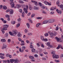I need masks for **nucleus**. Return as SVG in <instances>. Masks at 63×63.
Segmentation results:
<instances>
[{"label": "nucleus", "instance_id": "680f3d73", "mask_svg": "<svg viewBox=\"0 0 63 63\" xmlns=\"http://www.w3.org/2000/svg\"><path fill=\"white\" fill-rule=\"evenodd\" d=\"M26 42L27 43V44H29V43H30V41L28 40H27L26 41Z\"/></svg>", "mask_w": 63, "mask_h": 63}, {"label": "nucleus", "instance_id": "9b49d317", "mask_svg": "<svg viewBox=\"0 0 63 63\" xmlns=\"http://www.w3.org/2000/svg\"><path fill=\"white\" fill-rule=\"evenodd\" d=\"M33 9L34 10H38L39 9V8L36 6H34L33 7Z\"/></svg>", "mask_w": 63, "mask_h": 63}, {"label": "nucleus", "instance_id": "de8ad7c7", "mask_svg": "<svg viewBox=\"0 0 63 63\" xmlns=\"http://www.w3.org/2000/svg\"><path fill=\"white\" fill-rule=\"evenodd\" d=\"M43 41H45V42H47V39H44V40H43Z\"/></svg>", "mask_w": 63, "mask_h": 63}, {"label": "nucleus", "instance_id": "338daca9", "mask_svg": "<svg viewBox=\"0 0 63 63\" xmlns=\"http://www.w3.org/2000/svg\"><path fill=\"white\" fill-rule=\"evenodd\" d=\"M37 46V47H40V45H39V44L38 43H37L36 44Z\"/></svg>", "mask_w": 63, "mask_h": 63}, {"label": "nucleus", "instance_id": "a211bd4d", "mask_svg": "<svg viewBox=\"0 0 63 63\" xmlns=\"http://www.w3.org/2000/svg\"><path fill=\"white\" fill-rule=\"evenodd\" d=\"M58 46H59L60 48H61V49H63V48H62V46L60 44H59Z\"/></svg>", "mask_w": 63, "mask_h": 63}, {"label": "nucleus", "instance_id": "2f4dec72", "mask_svg": "<svg viewBox=\"0 0 63 63\" xmlns=\"http://www.w3.org/2000/svg\"><path fill=\"white\" fill-rule=\"evenodd\" d=\"M1 41L3 42H6V40L5 39H1Z\"/></svg>", "mask_w": 63, "mask_h": 63}, {"label": "nucleus", "instance_id": "393cba45", "mask_svg": "<svg viewBox=\"0 0 63 63\" xmlns=\"http://www.w3.org/2000/svg\"><path fill=\"white\" fill-rule=\"evenodd\" d=\"M35 15V14H32L31 15V17H34Z\"/></svg>", "mask_w": 63, "mask_h": 63}, {"label": "nucleus", "instance_id": "473e14b6", "mask_svg": "<svg viewBox=\"0 0 63 63\" xmlns=\"http://www.w3.org/2000/svg\"><path fill=\"white\" fill-rule=\"evenodd\" d=\"M54 35L55 36L56 35H57V33L56 32H54Z\"/></svg>", "mask_w": 63, "mask_h": 63}, {"label": "nucleus", "instance_id": "5701e85b", "mask_svg": "<svg viewBox=\"0 0 63 63\" xmlns=\"http://www.w3.org/2000/svg\"><path fill=\"white\" fill-rule=\"evenodd\" d=\"M29 58L30 59H34V57L33 56H30L29 57Z\"/></svg>", "mask_w": 63, "mask_h": 63}, {"label": "nucleus", "instance_id": "9d476101", "mask_svg": "<svg viewBox=\"0 0 63 63\" xmlns=\"http://www.w3.org/2000/svg\"><path fill=\"white\" fill-rule=\"evenodd\" d=\"M60 8L61 9H62V10L63 11V5L62 4H61L60 6Z\"/></svg>", "mask_w": 63, "mask_h": 63}, {"label": "nucleus", "instance_id": "79ce46f5", "mask_svg": "<svg viewBox=\"0 0 63 63\" xmlns=\"http://www.w3.org/2000/svg\"><path fill=\"white\" fill-rule=\"evenodd\" d=\"M6 17H8V18L10 17V16L8 15H7L5 16Z\"/></svg>", "mask_w": 63, "mask_h": 63}, {"label": "nucleus", "instance_id": "c85d7f7f", "mask_svg": "<svg viewBox=\"0 0 63 63\" xmlns=\"http://www.w3.org/2000/svg\"><path fill=\"white\" fill-rule=\"evenodd\" d=\"M7 8V7L5 6H3V9H4V10H6Z\"/></svg>", "mask_w": 63, "mask_h": 63}, {"label": "nucleus", "instance_id": "412c9836", "mask_svg": "<svg viewBox=\"0 0 63 63\" xmlns=\"http://www.w3.org/2000/svg\"><path fill=\"white\" fill-rule=\"evenodd\" d=\"M19 3H20V4H23V3H24V2L21 0H19Z\"/></svg>", "mask_w": 63, "mask_h": 63}, {"label": "nucleus", "instance_id": "f3484780", "mask_svg": "<svg viewBox=\"0 0 63 63\" xmlns=\"http://www.w3.org/2000/svg\"><path fill=\"white\" fill-rule=\"evenodd\" d=\"M19 61H18V60L17 59H16V60H15V62L14 63H18V62Z\"/></svg>", "mask_w": 63, "mask_h": 63}, {"label": "nucleus", "instance_id": "c756f323", "mask_svg": "<svg viewBox=\"0 0 63 63\" xmlns=\"http://www.w3.org/2000/svg\"><path fill=\"white\" fill-rule=\"evenodd\" d=\"M57 13L58 14H59V15H60L61 14V11H59L57 12Z\"/></svg>", "mask_w": 63, "mask_h": 63}, {"label": "nucleus", "instance_id": "dca6fc26", "mask_svg": "<svg viewBox=\"0 0 63 63\" xmlns=\"http://www.w3.org/2000/svg\"><path fill=\"white\" fill-rule=\"evenodd\" d=\"M10 14H13V9H11L10 11Z\"/></svg>", "mask_w": 63, "mask_h": 63}, {"label": "nucleus", "instance_id": "69168bd1", "mask_svg": "<svg viewBox=\"0 0 63 63\" xmlns=\"http://www.w3.org/2000/svg\"><path fill=\"white\" fill-rule=\"evenodd\" d=\"M28 32V31H27V30L26 29L25 30V32L26 33H27Z\"/></svg>", "mask_w": 63, "mask_h": 63}, {"label": "nucleus", "instance_id": "bf43d9fd", "mask_svg": "<svg viewBox=\"0 0 63 63\" xmlns=\"http://www.w3.org/2000/svg\"><path fill=\"white\" fill-rule=\"evenodd\" d=\"M17 8H19L20 7V6L18 4L17 5Z\"/></svg>", "mask_w": 63, "mask_h": 63}, {"label": "nucleus", "instance_id": "7c9ffc66", "mask_svg": "<svg viewBox=\"0 0 63 63\" xmlns=\"http://www.w3.org/2000/svg\"><path fill=\"white\" fill-rule=\"evenodd\" d=\"M11 23L12 24H15L16 23V21H12L11 22Z\"/></svg>", "mask_w": 63, "mask_h": 63}, {"label": "nucleus", "instance_id": "8fccbe9b", "mask_svg": "<svg viewBox=\"0 0 63 63\" xmlns=\"http://www.w3.org/2000/svg\"><path fill=\"white\" fill-rule=\"evenodd\" d=\"M58 26H57V27H56V30L57 31L59 29V28H58Z\"/></svg>", "mask_w": 63, "mask_h": 63}, {"label": "nucleus", "instance_id": "4468645a", "mask_svg": "<svg viewBox=\"0 0 63 63\" xmlns=\"http://www.w3.org/2000/svg\"><path fill=\"white\" fill-rule=\"evenodd\" d=\"M21 44H20L21 46H24V45L25 44H24V41H22L21 42Z\"/></svg>", "mask_w": 63, "mask_h": 63}, {"label": "nucleus", "instance_id": "f257e3e1", "mask_svg": "<svg viewBox=\"0 0 63 63\" xmlns=\"http://www.w3.org/2000/svg\"><path fill=\"white\" fill-rule=\"evenodd\" d=\"M3 26L4 27L3 28L2 30H1V31H2V33L3 34H4V33H5L4 30H7V28L9 27V26L8 25H3Z\"/></svg>", "mask_w": 63, "mask_h": 63}, {"label": "nucleus", "instance_id": "72a5a7b5", "mask_svg": "<svg viewBox=\"0 0 63 63\" xmlns=\"http://www.w3.org/2000/svg\"><path fill=\"white\" fill-rule=\"evenodd\" d=\"M6 47V46L5 45H4L3 46V47L2 48V49H3L4 48H5Z\"/></svg>", "mask_w": 63, "mask_h": 63}, {"label": "nucleus", "instance_id": "49530a36", "mask_svg": "<svg viewBox=\"0 0 63 63\" xmlns=\"http://www.w3.org/2000/svg\"><path fill=\"white\" fill-rule=\"evenodd\" d=\"M0 55H2V56H4V55H5V54H4V53L2 54V53H0Z\"/></svg>", "mask_w": 63, "mask_h": 63}, {"label": "nucleus", "instance_id": "6ab92c4d", "mask_svg": "<svg viewBox=\"0 0 63 63\" xmlns=\"http://www.w3.org/2000/svg\"><path fill=\"white\" fill-rule=\"evenodd\" d=\"M48 22V21H45L43 22V24H47Z\"/></svg>", "mask_w": 63, "mask_h": 63}, {"label": "nucleus", "instance_id": "e433bc0d", "mask_svg": "<svg viewBox=\"0 0 63 63\" xmlns=\"http://www.w3.org/2000/svg\"><path fill=\"white\" fill-rule=\"evenodd\" d=\"M42 13L43 14H47V13H46L44 10L42 11Z\"/></svg>", "mask_w": 63, "mask_h": 63}, {"label": "nucleus", "instance_id": "603ef678", "mask_svg": "<svg viewBox=\"0 0 63 63\" xmlns=\"http://www.w3.org/2000/svg\"><path fill=\"white\" fill-rule=\"evenodd\" d=\"M7 41L9 43H10V42H11V39H8V40Z\"/></svg>", "mask_w": 63, "mask_h": 63}, {"label": "nucleus", "instance_id": "cd10ccee", "mask_svg": "<svg viewBox=\"0 0 63 63\" xmlns=\"http://www.w3.org/2000/svg\"><path fill=\"white\" fill-rule=\"evenodd\" d=\"M26 25L27 26L28 28H29V27H30V25L28 23H27L26 24Z\"/></svg>", "mask_w": 63, "mask_h": 63}, {"label": "nucleus", "instance_id": "5fc2aeb1", "mask_svg": "<svg viewBox=\"0 0 63 63\" xmlns=\"http://www.w3.org/2000/svg\"><path fill=\"white\" fill-rule=\"evenodd\" d=\"M31 15V13L30 12L28 14V16H30Z\"/></svg>", "mask_w": 63, "mask_h": 63}, {"label": "nucleus", "instance_id": "a19ab883", "mask_svg": "<svg viewBox=\"0 0 63 63\" xmlns=\"http://www.w3.org/2000/svg\"><path fill=\"white\" fill-rule=\"evenodd\" d=\"M32 9H33V7L31 6H30L29 9L30 10H32Z\"/></svg>", "mask_w": 63, "mask_h": 63}, {"label": "nucleus", "instance_id": "4be33fe9", "mask_svg": "<svg viewBox=\"0 0 63 63\" xmlns=\"http://www.w3.org/2000/svg\"><path fill=\"white\" fill-rule=\"evenodd\" d=\"M47 45L48 47H50V43L49 42H48L47 43Z\"/></svg>", "mask_w": 63, "mask_h": 63}, {"label": "nucleus", "instance_id": "6e6552de", "mask_svg": "<svg viewBox=\"0 0 63 63\" xmlns=\"http://www.w3.org/2000/svg\"><path fill=\"white\" fill-rule=\"evenodd\" d=\"M44 3L46 5H51V4L49 3V2H47V1H44Z\"/></svg>", "mask_w": 63, "mask_h": 63}, {"label": "nucleus", "instance_id": "774afa93", "mask_svg": "<svg viewBox=\"0 0 63 63\" xmlns=\"http://www.w3.org/2000/svg\"><path fill=\"white\" fill-rule=\"evenodd\" d=\"M34 56L35 57H38V55H37V54H35L34 55Z\"/></svg>", "mask_w": 63, "mask_h": 63}, {"label": "nucleus", "instance_id": "0e129e2a", "mask_svg": "<svg viewBox=\"0 0 63 63\" xmlns=\"http://www.w3.org/2000/svg\"><path fill=\"white\" fill-rule=\"evenodd\" d=\"M30 47L31 48H33V46L32 45H31L30 46Z\"/></svg>", "mask_w": 63, "mask_h": 63}, {"label": "nucleus", "instance_id": "37998d69", "mask_svg": "<svg viewBox=\"0 0 63 63\" xmlns=\"http://www.w3.org/2000/svg\"><path fill=\"white\" fill-rule=\"evenodd\" d=\"M44 35L45 36H46V37H47V36H48V33H46L44 34Z\"/></svg>", "mask_w": 63, "mask_h": 63}, {"label": "nucleus", "instance_id": "a878e982", "mask_svg": "<svg viewBox=\"0 0 63 63\" xmlns=\"http://www.w3.org/2000/svg\"><path fill=\"white\" fill-rule=\"evenodd\" d=\"M39 5L40 6V7H42V6L43 5L40 2L39 3Z\"/></svg>", "mask_w": 63, "mask_h": 63}, {"label": "nucleus", "instance_id": "39448f33", "mask_svg": "<svg viewBox=\"0 0 63 63\" xmlns=\"http://www.w3.org/2000/svg\"><path fill=\"white\" fill-rule=\"evenodd\" d=\"M10 2V5H11V7H12V8H14L15 6L14 2L13 1H11Z\"/></svg>", "mask_w": 63, "mask_h": 63}, {"label": "nucleus", "instance_id": "c03bdc74", "mask_svg": "<svg viewBox=\"0 0 63 63\" xmlns=\"http://www.w3.org/2000/svg\"><path fill=\"white\" fill-rule=\"evenodd\" d=\"M0 58H1V59H4V58H5V57L2 56H1Z\"/></svg>", "mask_w": 63, "mask_h": 63}, {"label": "nucleus", "instance_id": "c9c22d12", "mask_svg": "<svg viewBox=\"0 0 63 63\" xmlns=\"http://www.w3.org/2000/svg\"><path fill=\"white\" fill-rule=\"evenodd\" d=\"M18 37H21V34L20 33H19L18 34Z\"/></svg>", "mask_w": 63, "mask_h": 63}, {"label": "nucleus", "instance_id": "4d7b16f0", "mask_svg": "<svg viewBox=\"0 0 63 63\" xmlns=\"http://www.w3.org/2000/svg\"><path fill=\"white\" fill-rule=\"evenodd\" d=\"M36 19H42V18L41 17H36Z\"/></svg>", "mask_w": 63, "mask_h": 63}, {"label": "nucleus", "instance_id": "b1692460", "mask_svg": "<svg viewBox=\"0 0 63 63\" xmlns=\"http://www.w3.org/2000/svg\"><path fill=\"white\" fill-rule=\"evenodd\" d=\"M32 52H33V53H34V52H35V49L33 48L32 50Z\"/></svg>", "mask_w": 63, "mask_h": 63}, {"label": "nucleus", "instance_id": "09e8293b", "mask_svg": "<svg viewBox=\"0 0 63 63\" xmlns=\"http://www.w3.org/2000/svg\"><path fill=\"white\" fill-rule=\"evenodd\" d=\"M20 26V24H17V25H16V27H18Z\"/></svg>", "mask_w": 63, "mask_h": 63}, {"label": "nucleus", "instance_id": "aec40b11", "mask_svg": "<svg viewBox=\"0 0 63 63\" xmlns=\"http://www.w3.org/2000/svg\"><path fill=\"white\" fill-rule=\"evenodd\" d=\"M41 40H42V41H44V36H41Z\"/></svg>", "mask_w": 63, "mask_h": 63}, {"label": "nucleus", "instance_id": "7ed1b4c3", "mask_svg": "<svg viewBox=\"0 0 63 63\" xmlns=\"http://www.w3.org/2000/svg\"><path fill=\"white\" fill-rule=\"evenodd\" d=\"M52 57L53 59L55 58L57 59L59 58V56L58 55H56L55 54H54L53 55Z\"/></svg>", "mask_w": 63, "mask_h": 63}, {"label": "nucleus", "instance_id": "13d9d810", "mask_svg": "<svg viewBox=\"0 0 63 63\" xmlns=\"http://www.w3.org/2000/svg\"><path fill=\"white\" fill-rule=\"evenodd\" d=\"M40 55L41 56H43V54L42 53H40Z\"/></svg>", "mask_w": 63, "mask_h": 63}, {"label": "nucleus", "instance_id": "e2e57ef3", "mask_svg": "<svg viewBox=\"0 0 63 63\" xmlns=\"http://www.w3.org/2000/svg\"><path fill=\"white\" fill-rule=\"evenodd\" d=\"M22 6L23 7H26V5L24 4H23L22 5Z\"/></svg>", "mask_w": 63, "mask_h": 63}, {"label": "nucleus", "instance_id": "0eeeda50", "mask_svg": "<svg viewBox=\"0 0 63 63\" xmlns=\"http://www.w3.org/2000/svg\"><path fill=\"white\" fill-rule=\"evenodd\" d=\"M48 22L49 23H52V22H53L54 21V19H51V20H48Z\"/></svg>", "mask_w": 63, "mask_h": 63}, {"label": "nucleus", "instance_id": "4c0bfd02", "mask_svg": "<svg viewBox=\"0 0 63 63\" xmlns=\"http://www.w3.org/2000/svg\"><path fill=\"white\" fill-rule=\"evenodd\" d=\"M34 5H35V6H38V3H37V2L36 1L35 3H34Z\"/></svg>", "mask_w": 63, "mask_h": 63}, {"label": "nucleus", "instance_id": "20e7f679", "mask_svg": "<svg viewBox=\"0 0 63 63\" xmlns=\"http://www.w3.org/2000/svg\"><path fill=\"white\" fill-rule=\"evenodd\" d=\"M22 50H21V48H19V51H20V52H23V50H24V49H25V46H23L22 47Z\"/></svg>", "mask_w": 63, "mask_h": 63}, {"label": "nucleus", "instance_id": "6e6d98bb", "mask_svg": "<svg viewBox=\"0 0 63 63\" xmlns=\"http://www.w3.org/2000/svg\"><path fill=\"white\" fill-rule=\"evenodd\" d=\"M3 63H7V61L3 60Z\"/></svg>", "mask_w": 63, "mask_h": 63}, {"label": "nucleus", "instance_id": "052dcab7", "mask_svg": "<svg viewBox=\"0 0 63 63\" xmlns=\"http://www.w3.org/2000/svg\"><path fill=\"white\" fill-rule=\"evenodd\" d=\"M19 11L21 13H22V9H20Z\"/></svg>", "mask_w": 63, "mask_h": 63}, {"label": "nucleus", "instance_id": "f8f14e48", "mask_svg": "<svg viewBox=\"0 0 63 63\" xmlns=\"http://www.w3.org/2000/svg\"><path fill=\"white\" fill-rule=\"evenodd\" d=\"M14 60L13 59H11L10 60V61L11 63H13L14 62V61L15 62V60Z\"/></svg>", "mask_w": 63, "mask_h": 63}, {"label": "nucleus", "instance_id": "58836bf2", "mask_svg": "<svg viewBox=\"0 0 63 63\" xmlns=\"http://www.w3.org/2000/svg\"><path fill=\"white\" fill-rule=\"evenodd\" d=\"M40 25V23H39L37 24L36 25V27H39V26Z\"/></svg>", "mask_w": 63, "mask_h": 63}, {"label": "nucleus", "instance_id": "2eb2a0df", "mask_svg": "<svg viewBox=\"0 0 63 63\" xmlns=\"http://www.w3.org/2000/svg\"><path fill=\"white\" fill-rule=\"evenodd\" d=\"M50 36L51 37H53V36L54 35L53 34V33H52V32H51L50 33Z\"/></svg>", "mask_w": 63, "mask_h": 63}, {"label": "nucleus", "instance_id": "423d86ee", "mask_svg": "<svg viewBox=\"0 0 63 63\" xmlns=\"http://www.w3.org/2000/svg\"><path fill=\"white\" fill-rule=\"evenodd\" d=\"M28 10V6L26 5V8H23V10L24 11H27V10Z\"/></svg>", "mask_w": 63, "mask_h": 63}, {"label": "nucleus", "instance_id": "f03ea898", "mask_svg": "<svg viewBox=\"0 0 63 63\" xmlns=\"http://www.w3.org/2000/svg\"><path fill=\"white\" fill-rule=\"evenodd\" d=\"M14 33L13 34L12 33V32H9V33L10 34L11 36H13L14 35H15L16 34V33H17V30L14 31L13 32Z\"/></svg>", "mask_w": 63, "mask_h": 63}, {"label": "nucleus", "instance_id": "864d4df0", "mask_svg": "<svg viewBox=\"0 0 63 63\" xmlns=\"http://www.w3.org/2000/svg\"><path fill=\"white\" fill-rule=\"evenodd\" d=\"M31 2L32 3H35V2H36V1H33L32 0L31 1Z\"/></svg>", "mask_w": 63, "mask_h": 63}, {"label": "nucleus", "instance_id": "ea45409f", "mask_svg": "<svg viewBox=\"0 0 63 63\" xmlns=\"http://www.w3.org/2000/svg\"><path fill=\"white\" fill-rule=\"evenodd\" d=\"M32 33H29L28 34V35H31V36L32 35Z\"/></svg>", "mask_w": 63, "mask_h": 63}, {"label": "nucleus", "instance_id": "bb28decb", "mask_svg": "<svg viewBox=\"0 0 63 63\" xmlns=\"http://www.w3.org/2000/svg\"><path fill=\"white\" fill-rule=\"evenodd\" d=\"M55 39H57L58 41H59V40H60V39H59V38L57 37H56Z\"/></svg>", "mask_w": 63, "mask_h": 63}, {"label": "nucleus", "instance_id": "f704fd0d", "mask_svg": "<svg viewBox=\"0 0 63 63\" xmlns=\"http://www.w3.org/2000/svg\"><path fill=\"white\" fill-rule=\"evenodd\" d=\"M28 20L30 21V22H31V23H33V22H32V20H31V19H30V18L28 19Z\"/></svg>", "mask_w": 63, "mask_h": 63}, {"label": "nucleus", "instance_id": "3c124183", "mask_svg": "<svg viewBox=\"0 0 63 63\" xmlns=\"http://www.w3.org/2000/svg\"><path fill=\"white\" fill-rule=\"evenodd\" d=\"M55 62H59V61L58 60H55Z\"/></svg>", "mask_w": 63, "mask_h": 63}, {"label": "nucleus", "instance_id": "1a4fd4ad", "mask_svg": "<svg viewBox=\"0 0 63 63\" xmlns=\"http://www.w3.org/2000/svg\"><path fill=\"white\" fill-rule=\"evenodd\" d=\"M41 7L42 8V9H46V10H47V7H46V6H44V5H43L42 6H41Z\"/></svg>", "mask_w": 63, "mask_h": 63}, {"label": "nucleus", "instance_id": "ddd939ff", "mask_svg": "<svg viewBox=\"0 0 63 63\" xmlns=\"http://www.w3.org/2000/svg\"><path fill=\"white\" fill-rule=\"evenodd\" d=\"M55 9H56V7L54 8V7H52L50 8V10L51 11H53V10H54Z\"/></svg>", "mask_w": 63, "mask_h": 63}, {"label": "nucleus", "instance_id": "a18cd8bd", "mask_svg": "<svg viewBox=\"0 0 63 63\" xmlns=\"http://www.w3.org/2000/svg\"><path fill=\"white\" fill-rule=\"evenodd\" d=\"M8 36V34L6 33L5 34V37H7Z\"/></svg>", "mask_w": 63, "mask_h": 63}]
</instances>
